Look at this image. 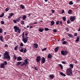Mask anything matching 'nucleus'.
I'll return each mask as SVG.
<instances>
[{
    "label": "nucleus",
    "instance_id": "obj_38",
    "mask_svg": "<svg viewBox=\"0 0 80 80\" xmlns=\"http://www.w3.org/2000/svg\"><path fill=\"white\" fill-rule=\"evenodd\" d=\"M73 4V2L72 1H70L69 2V4L72 5Z\"/></svg>",
    "mask_w": 80,
    "mask_h": 80
},
{
    "label": "nucleus",
    "instance_id": "obj_43",
    "mask_svg": "<svg viewBox=\"0 0 80 80\" xmlns=\"http://www.w3.org/2000/svg\"><path fill=\"white\" fill-rule=\"evenodd\" d=\"M1 22V24H2V25L4 24L5 23L4 21H2Z\"/></svg>",
    "mask_w": 80,
    "mask_h": 80
},
{
    "label": "nucleus",
    "instance_id": "obj_2",
    "mask_svg": "<svg viewBox=\"0 0 80 80\" xmlns=\"http://www.w3.org/2000/svg\"><path fill=\"white\" fill-rule=\"evenodd\" d=\"M72 70L71 68L68 69L66 71L67 74L68 76H72L73 75Z\"/></svg>",
    "mask_w": 80,
    "mask_h": 80
},
{
    "label": "nucleus",
    "instance_id": "obj_5",
    "mask_svg": "<svg viewBox=\"0 0 80 80\" xmlns=\"http://www.w3.org/2000/svg\"><path fill=\"white\" fill-rule=\"evenodd\" d=\"M61 54L62 55H64V56H65V55H67L68 53V52L67 51L65 50H62L61 52Z\"/></svg>",
    "mask_w": 80,
    "mask_h": 80
},
{
    "label": "nucleus",
    "instance_id": "obj_53",
    "mask_svg": "<svg viewBox=\"0 0 80 80\" xmlns=\"http://www.w3.org/2000/svg\"><path fill=\"white\" fill-rule=\"evenodd\" d=\"M13 58H14L15 59V60H16L17 59V57L15 55H14V56H13Z\"/></svg>",
    "mask_w": 80,
    "mask_h": 80
},
{
    "label": "nucleus",
    "instance_id": "obj_11",
    "mask_svg": "<svg viewBox=\"0 0 80 80\" xmlns=\"http://www.w3.org/2000/svg\"><path fill=\"white\" fill-rule=\"evenodd\" d=\"M33 47L34 48H37L38 47V45L37 43H34Z\"/></svg>",
    "mask_w": 80,
    "mask_h": 80
},
{
    "label": "nucleus",
    "instance_id": "obj_7",
    "mask_svg": "<svg viewBox=\"0 0 80 80\" xmlns=\"http://www.w3.org/2000/svg\"><path fill=\"white\" fill-rule=\"evenodd\" d=\"M46 61V59L44 57H42V59L41 60V63L42 64H44L45 63Z\"/></svg>",
    "mask_w": 80,
    "mask_h": 80
},
{
    "label": "nucleus",
    "instance_id": "obj_1",
    "mask_svg": "<svg viewBox=\"0 0 80 80\" xmlns=\"http://www.w3.org/2000/svg\"><path fill=\"white\" fill-rule=\"evenodd\" d=\"M3 59H8V60H10V57L7 51L5 52L3 54Z\"/></svg>",
    "mask_w": 80,
    "mask_h": 80
},
{
    "label": "nucleus",
    "instance_id": "obj_35",
    "mask_svg": "<svg viewBox=\"0 0 80 80\" xmlns=\"http://www.w3.org/2000/svg\"><path fill=\"white\" fill-rule=\"evenodd\" d=\"M24 32H23L22 34V38H24Z\"/></svg>",
    "mask_w": 80,
    "mask_h": 80
},
{
    "label": "nucleus",
    "instance_id": "obj_60",
    "mask_svg": "<svg viewBox=\"0 0 80 80\" xmlns=\"http://www.w3.org/2000/svg\"><path fill=\"white\" fill-rule=\"evenodd\" d=\"M64 12H65L64 10H62V13H64Z\"/></svg>",
    "mask_w": 80,
    "mask_h": 80
},
{
    "label": "nucleus",
    "instance_id": "obj_58",
    "mask_svg": "<svg viewBox=\"0 0 80 80\" xmlns=\"http://www.w3.org/2000/svg\"><path fill=\"white\" fill-rule=\"evenodd\" d=\"M8 47V45L7 44H5L4 46L5 47Z\"/></svg>",
    "mask_w": 80,
    "mask_h": 80
},
{
    "label": "nucleus",
    "instance_id": "obj_64",
    "mask_svg": "<svg viewBox=\"0 0 80 80\" xmlns=\"http://www.w3.org/2000/svg\"><path fill=\"white\" fill-rule=\"evenodd\" d=\"M78 32L80 31V27L79 28V29L78 30Z\"/></svg>",
    "mask_w": 80,
    "mask_h": 80
},
{
    "label": "nucleus",
    "instance_id": "obj_28",
    "mask_svg": "<svg viewBox=\"0 0 80 80\" xmlns=\"http://www.w3.org/2000/svg\"><path fill=\"white\" fill-rule=\"evenodd\" d=\"M62 19L64 22H65L66 21V18L65 17H63L62 18Z\"/></svg>",
    "mask_w": 80,
    "mask_h": 80
},
{
    "label": "nucleus",
    "instance_id": "obj_30",
    "mask_svg": "<svg viewBox=\"0 0 80 80\" xmlns=\"http://www.w3.org/2000/svg\"><path fill=\"white\" fill-rule=\"evenodd\" d=\"M20 20V18H18L16 19V21L17 22H19Z\"/></svg>",
    "mask_w": 80,
    "mask_h": 80
},
{
    "label": "nucleus",
    "instance_id": "obj_22",
    "mask_svg": "<svg viewBox=\"0 0 80 80\" xmlns=\"http://www.w3.org/2000/svg\"><path fill=\"white\" fill-rule=\"evenodd\" d=\"M21 23L22 25H24L25 24L23 20H22L21 21Z\"/></svg>",
    "mask_w": 80,
    "mask_h": 80
},
{
    "label": "nucleus",
    "instance_id": "obj_51",
    "mask_svg": "<svg viewBox=\"0 0 80 80\" xmlns=\"http://www.w3.org/2000/svg\"><path fill=\"white\" fill-rule=\"evenodd\" d=\"M53 32H57V30L56 29L53 30Z\"/></svg>",
    "mask_w": 80,
    "mask_h": 80
},
{
    "label": "nucleus",
    "instance_id": "obj_63",
    "mask_svg": "<svg viewBox=\"0 0 80 80\" xmlns=\"http://www.w3.org/2000/svg\"><path fill=\"white\" fill-rule=\"evenodd\" d=\"M32 27H33L32 26H30V28H32Z\"/></svg>",
    "mask_w": 80,
    "mask_h": 80
},
{
    "label": "nucleus",
    "instance_id": "obj_26",
    "mask_svg": "<svg viewBox=\"0 0 80 80\" xmlns=\"http://www.w3.org/2000/svg\"><path fill=\"white\" fill-rule=\"evenodd\" d=\"M38 31L41 32H42L44 30L43 29L40 28L39 29Z\"/></svg>",
    "mask_w": 80,
    "mask_h": 80
},
{
    "label": "nucleus",
    "instance_id": "obj_18",
    "mask_svg": "<svg viewBox=\"0 0 80 80\" xmlns=\"http://www.w3.org/2000/svg\"><path fill=\"white\" fill-rule=\"evenodd\" d=\"M60 74L63 77H66V74H64L62 72H61L60 73Z\"/></svg>",
    "mask_w": 80,
    "mask_h": 80
},
{
    "label": "nucleus",
    "instance_id": "obj_46",
    "mask_svg": "<svg viewBox=\"0 0 80 80\" xmlns=\"http://www.w3.org/2000/svg\"><path fill=\"white\" fill-rule=\"evenodd\" d=\"M9 9L8 8H7L6 9L5 11L6 12H7L9 10Z\"/></svg>",
    "mask_w": 80,
    "mask_h": 80
},
{
    "label": "nucleus",
    "instance_id": "obj_21",
    "mask_svg": "<svg viewBox=\"0 0 80 80\" xmlns=\"http://www.w3.org/2000/svg\"><path fill=\"white\" fill-rule=\"evenodd\" d=\"M18 47V45H17L14 47V50H17Z\"/></svg>",
    "mask_w": 80,
    "mask_h": 80
},
{
    "label": "nucleus",
    "instance_id": "obj_56",
    "mask_svg": "<svg viewBox=\"0 0 80 80\" xmlns=\"http://www.w3.org/2000/svg\"><path fill=\"white\" fill-rule=\"evenodd\" d=\"M51 11H52V13H54V12H55V11L53 10H51Z\"/></svg>",
    "mask_w": 80,
    "mask_h": 80
},
{
    "label": "nucleus",
    "instance_id": "obj_50",
    "mask_svg": "<svg viewBox=\"0 0 80 80\" xmlns=\"http://www.w3.org/2000/svg\"><path fill=\"white\" fill-rule=\"evenodd\" d=\"M13 22L14 23H16V22H17L16 20H13Z\"/></svg>",
    "mask_w": 80,
    "mask_h": 80
},
{
    "label": "nucleus",
    "instance_id": "obj_19",
    "mask_svg": "<svg viewBox=\"0 0 80 80\" xmlns=\"http://www.w3.org/2000/svg\"><path fill=\"white\" fill-rule=\"evenodd\" d=\"M3 37L2 36H0V41H1V42H3Z\"/></svg>",
    "mask_w": 80,
    "mask_h": 80
},
{
    "label": "nucleus",
    "instance_id": "obj_55",
    "mask_svg": "<svg viewBox=\"0 0 80 80\" xmlns=\"http://www.w3.org/2000/svg\"><path fill=\"white\" fill-rule=\"evenodd\" d=\"M65 40V38H63L62 39V42H64V40Z\"/></svg>",
    "mask_w": 80,
    "mask_h": 80
},
{
    "label": "nucleus",
    "instance_id": "obj_32",
    "mask_svg": "<svg viewBox=\"0 0 80 80\" xmlns=\"http://www.w3.org/2000/svg\"><path fill=\"white\" fill-rule=\"evenodd\" d=\"M24 48L23 47H21L19 48V50H24Z\"/></svg>",
    "mask_w": 80,
    "mask_h": 80
},
{
    "label": "nucleus",
    "instance_id": "obj_39",
    "mask_svg": "<svg viewBox=\"0 0 80 80\" xmlns=\"http://www.w3.org/2000/svg\"><path fill=\"white\" fill-rule=\"evenodd\" d=\"M62 63L63 64H67L66 62H65V61H62Z\"/></svg>",
    "mask_w": 80,
    "mask_h": 80
},
{
    "label": "nucleus",
    "instance_id": "obj_24",
    "mask_svg": "<svg viewBox=\"0 0 80 80\" xmlns=\"http://www.w3.org/2000/svg\"><path fill=\"white\" fill-rule=\"evenodd\" d=\"M21 63H22L21 62H17V66H19L20 65Z\"/></svg>",
    "mask_w": 80,
    "mask_h": 80
},
{
    "label": "nucleus",
    "instance_id": "obj_14",
    "mask_svg": "<svg viewBox=\"0 0 80 80\" xmlns=\"http://www.w3.org/2000/svg\"><path fill=\"white\" fill-rule=\"evenodd\" d=\"M22 58L21 57H18L17 58V61H20L21 60H22Z\"/></svg>",
    "mask_w": 80,
    "mask_h": 80
},
{
    "label": "nucleus",
    "instance_id": "obj_61",
    "mask_svg": "<svg viewBox=\"0 0 80 80\" xmlns=\"http://www.w3.org/2000/svg\"><path fill=\"white\" fill-rule=\"evenodd\" d=\"M7 33V32H4V33L3 35H5Z\"/></svg>",
    "mask_w": 80,
    "mask_h": 80
},
{
    "label": "nucleus",
    "instance_id": "obj_20",
    "mask_svg": "<svg viewBox=\"0 0 80 80\" xmlns=\"http://www.w3.org/2000/svg\"><path fill=\"white\" fill-rule=\"evenodd\" d=\"M72 10H69L68 12V14H71L72 13Z\"/></svg>",
    "mask_w": 80,
    "mask_h": 80
},
{
    "label": "nucleus",
    "instance_id": "obj_52",
    "mask_svg": "<svg viewBox=\"0 0 80 80\" xmlns=\"http://www.w3.org/2000/svg\"><path fill=\"white\" fill-rule=\"evenodd\" d=\"M18 33H20L21 32V29L19 28V29L18 30Z\"/></svg>",
    "mask_w": 80,
    "mask_h": 80
},
{
    "label": "nucleus",
    "instance_id": "obj_33",
    "mask_svg": "<svg viewBox=\"0 0 80 80\" xmlns=\"http://www.w3.org/2000/svg\"><path fill=\"white\" fill-rule=\"evenodd\" d=\"M80 37H78L76 40V42H78L80 41Z\"/></svg>",
    "mask_w": 80,
    "mask_h": 80
},
{
    "label": "nucleus",
    "instance_id": "obj_16",
    "mask_svg": "<svg viewBox=\"0 0 80 80\" xmlns=\"http://www.w3.org/2000/svg\"><path fill=\"white\" fill-rule=\"evenodd\" d=\"M14 15V14L13 13H11L9 16H8V19H10L12 16Z\"/></svg>",
    "mask_w": 80,
    "mask_h": 80
},
{
    "label": "nucleus",
    "instance_id": "obj_8",
    "mask_svg": "<svg viewBox=\"0 0 80 80\" xmlns=\"http://www.w3.org/2000/svg\"><path fill=\"white\" fill-rule=\"evenodd\" d=\"M41 59V57L40 56H38L37 57L36 59V62H38L40 61Z\"/></svg>",
    "mask_w": 80,
    "mask_h": 80
},
{
    "label": "nucleus",
    "instance_id": "obj_57",
    "mask_svg": "<svg viewBox=\"0 0 80 80\" xmlns=\"http://www.w3.org/2000/svg\"><path fill=\"white\" fill-rule=\"evenodd\" d=\"M28 33L26 32L25 33V35L26 36H28Z\"/></svg>",
    "mask_w": 80,
    "mask_h": 80
},
{
    "label": "nucleus",
    "instance_id": "obj_59",
    "mask_svg": "<svg viewBox=\"0 0 80 80\" xmlns=\"http://www.w3.org/2000/svg\"><path fill=\"white\" fill-rule=\"evenodd\" d=\"M38 23V22H35L34 23H33V24H37Z\"/></svg>",
    "mask_w": 80,
    "mask_h": 80
},
{
    "label": "nucleus",
    "instance_id": "obj_6",
    "mask_svg": "<svg viewBox=\"0 0 80 80\" xmlns=\"http://www.w3.org/2000/svg\"><path fill=\"white\" fill-rule=\"evenodd\" d=\"M13 28V29H14V31L15 32H17V30H18L19 29V27H18L17 26H14Z\"/></svg>",
    "mask_w": 80,
    "mask_h": 80
},
{
    "label": "nucleus",
    "instance_id": "obj_41",
    "mask_svg": "<svg viewBox=\"0 0 80 80\" xmlns=\"http://www.w3.org/2000/svg\"><path fill=\"white\" fill-rule=\"evenodd\" d=\"M67 23L69 24L71 23V22L69 20H68L67 21Z\"/></svg>",
    "mask_w": 80,
    "mask_h": 80
},
{
    "label": "nucleus",
    "instance_id": "obj_48",
    "mask_svg": "<svg viewBox=\"0 0 80 80\" xmlns=\"http://www.w3.org/2000/svg\"><path fill=\"white\" fill-rule=\"evenodd\" d=\"M78 35V33H75L74 34V36L75 37L77 36V35Z\"/></svg>",
    "mask_w": 80,
    "mask_h": 80
},
{
    "label": "nucleus",
    "instance_id": "obj_40",
    "mask_svg": "<svg viewBox=\"0 0 80 80\" xmlns=\"http://www.w3.org/2000/svg\"><path fill=\"white\" fill-rule=\"evenodd\" d=\"M59 21L58 20L56 22V24L58 25L59 24Z\"/></svg>",
    "mask_w": 80,
    "mask_h": 80
},
{
    "label": "nucleus",
    "instance_id": "obj_29",
    "mask_svg": "<svg viewBox=\"0 0 80 80\" xmlns=\"http://www.w3.org/2000/svg\"><path fill=\"white\" fill-rule=\"evenodd\" d=\"M44 30L45 31H49V30H51V29H49L48 28H44Z\"/></svg>",
    "mask_w": 80,
    "mask_h": 80
},
{
    "label": "nucleus",
    "instance_id": "obj_13",
    "mask_svg": "<svg viewBox=\"0 0 80 80\" xmlns=\"http://www.w3.org/2000/svg\"><path fill=\"white\" fill-rule=\"evenodd\" d=\"M20 8L21 9H24L25 8V7L22 4H21L20 6Z\"/></svg>",
    "mask_w": 80,
    "mask_h": 80
},
{
    "label": "nucleus",
    "instance_id": "obj_37",
    "mask_svg": "<svg viewBox=\"0 0 80 80\" xmlns=\"http://www.w3.org/2000/svg\"><path fill=\"white\" fill-rule=\"evenodd\" d=\"M69 66L70 67V68H73V64H70L69 65Z\"/></svg>",
    "mask_w": 80,
    "mask_h": 80
},
{
    "label": "nucleus",
    "instance_id": "obj_42",
    "mask_svg": "<svg viewBox=\"0 0 80 80\" xmlns=\"http://www.w3.org/2000/svg\"><path fill=\"white\" fill-rule=\"evenodd\" d=\"M4 13H3L1 15H0V17H1V18L2 17L4 16Z\"/></svg>",
    "mask_w": 80,
    "mask_h": 80
},
{
    "label": "nucleus",
    "instance_id": "obj_44",
    "mask_svg": "<svg viewBox=\"0 0 80 80\" xmlns=\"http://www.w3.org/2000/svg\"><path fill=\"white\" fill-rule=\"evenodd\" d=\"M20 47H23V44L22 42H21V44L20 45Z\"/></svg>",
    "mask_w": 80,
    "mask_h": 80
},
{
    "label": "nucleus",
    "instance_id": "obj_23",
    "mask_svg": "<svg viewBox=\"0 0 80 80\" xmlns=\"http://www.w3.org/2000/svg\"><path fill=\"white\" fill-rule=\"evenodd\" d=\"M51 26L53 25L54 24V23H55L54 22V21H52L51 22Z\"/></svg>",
    "mask_w": 80,
    "mask_h": 80
},
{
    "label": "nucleus",
    "instance_id": "obj_49",
    "mask_svg": "<svg viewBox=\"0 0 80 80\" xmlns=\"http://www.w3.org/2000/svg\"><path fill=\"white\" fill-rule=\"evenodd\" d=\"M34 69L36 71H38V69L37 67H34Z\"/></svg>",
    "mask_w": 80,
    "mask_h": 80
},
{
    "label": "nucleus",
    "instance_id": "obj_62",
    "mask_svg": "<svg viewBox=\"0 0 80 80\" xmlns=\"http://www.w3.org/2000/svg\"><path fill=\"white\" fill-rule=\"evenodd\" d=\"M27 51L26 50H24V51L23 52V53H26V52Z\"/></svg>",
    "mask_w": 80,
    "mask_h": 80
},
{
    "label": "nucleus",
    "instance_id": "obj_3",
    "mask_svg": "<svg viewBox=\"0 0 80 80\" xmlns=\"http://www.w3.org/2000/svg\"><path fill=\"white\" fill-rule=\"evenodd\" d=\"M7 64V62L6 61H5L3 62V63L1 64L0 66V68H3L5 66H6Z\"/></svg>",
    "mask_w": 80,
    "mask_h": 80
},
{
    "label": "nucleus",
    "instance_id": "obj_31",
    "mask_svg": "<svg viewBox=\"0 0 80 80\" xmlns=\"http://www.w3.org/2000/svg\"><path fill=\"white\" fill-rule=\"evenodd\" d=\"M59 66L61 67L62 70L63 69V66L62 64H59Z\"/></svg>",
    "mask_w": 80,
    "mask_h": 80
},
{
    "label": "nucleus",
    "instance_id": "obj_36",
    "mask_svg": "<svg viewBox=\"0 0 80 80\" xmlns=\"http://www.w3.org/2000/svg\"><path fill=\"white\" fill-rule=\"evenodd\" d=\"M59 23L61 25H62L63 24V21L61 20L59 21Z\"/></svg>",
    "mask_w": 80,
    "mask_h": 80
},
{
    "label": "nucleus",
    "instance_id": "obj_4",
    "mask_svg": "<svg viewBox=\"0 0 80 80\" xmlns=\"http://www.w3.org/2000/svg\"><path fill=\"white\" fill-rule=\"evenodd\" d=\"M28 59H26L23 61V62H22V64L21 65V66H22L25 65V66H26L27 65H28Z\"/></svg>",
    "mask_w": 80,
    "mask_h": 80
},
{
    "label": "nucleus",
    "instance_id": "obj_12",
    "mask_svg": "<svg viewBox=\"0 0 80 80\" xmlns=\"http://www.w3.org/2000/svg\"><path fill=\"white\" fill-rule=\"evenodd\" d=\"M54 78V76L52 75H50L49 76V78L51 79H53Z\"/></svg>",
    "mask_w": 80,
    "mask_h": 80
},
{
    "label": "nucleus",
    "instance_id": "obj_34",
    "mask_svg": "<svg viewBox=\"0 0 80 80\" xmlns=\"http://www.w3.org/2000/svg\"><path fill=\"white\" fill-rule=\"evenodd\" d=\"M59 47H57L56 48H55L54 49V50H59Z\"/></svg>",
    "mask_w": 80,
    "mask_h": 80
},
{
    "label": "nucleus",
    "instance_id": "obj_9",
    "mask_svg": "<svg viewBox=\"0 0 80 80\" xmlns=\"http://www.w3.org/2000/svg\"><path fill=\"white\" fill-rule=\"evenodd\" d=\"M76 17L74 16L70 18V20L71 21L73 22L75 19Z\"/></svg>",
    "mask_w": 80,
    "mask_h": 80
},
{
    "label": "nucleus",
    "instance_id": "obj_15",
    "mask_svg": "<svg viewBox=\"0 0 80 80\" xmlns=\"http://www.w3.org/2000/svg\"><path fill=\"white\" fill-rule=\"evenodd\" d=\"M52 55L51 54H49L48 56V58H52Z\"/></svg>",
    "mask_w": 80,
    "mask_h": 80
},
{
    "label": "nucleus",
    "instance_id": "obj_45",
    "mask_svg": "<svg viewBox=\"0 0 80 80\" xmlns=\"http://www.w3.org/2000/svg\"><path fill=\"white\" fill-rule=\"evenodd\" d=\"M3 32H2V28H0V33H1Z\"/></svg>",
    "mask_w": 80,
    "mask_h": 80
},
{
    "label": "nucleus",
    "instance_id": "obj_47",
    "mask_svg": "<svg viewBox=\"0 0 80 80\" xmlns=\"http://www.w3.org/2000/svg\"><path fill=\"white\" fill-rule=\"evenodd\" d=\"M66 30H67V32L69 31V28L68 27H66Z\"/></svg>",
    "mask_w": 80,
    "mask_h": 80
},
{
    "label": "nucleus",
    "instance_id": "obj_17",
    "mask_svg": "<svg viewBox=\"0 0 80 80\" xmlns=\"http://www.w3.org/2000/svg\"><path fill=\"white\" fill-rule=\"evenodd\" d=\"M22 20H25L27 18V16L26 15H24L22 17Z\"/></svg>",
    "mask_w": 80,
    "mask_h": 80
},
{
    "label": "nucleus",
    "instance_id": "obj_10",
    "mask_svg": "<svg viewBox=\"0 0 80 80\" xmlns=\"http://www.w3.org/2000/svg\"><path fill=\"white\" fill-rule=\"evenodd\" d=\"M22 40V42H23L24 43H27V42L28 41V40H27V39H26L25 38H23Z\"/></svg>",
    "mask_w": 80,
    "mask_h": 80
},
{
    "label": "nucleus",
    "instance_id": "obj_25",
    "mask_svg": "<svg viewBox=\"0 0 80 80\" xmlns=\"http://www.w3.org/2000/svg\"><path fill=\"white\" fill-rule=\"evenodd\" d=\"M67 43V42L66 41H64L62 42V44H63V45H65Z\"/></svg>",
    "mask_w": 80,
    "mask_h": 80
},
{
    "label": "nucleus",
    "instance_id": "obj_54",
    "mask_svg": "<svg viewBox=\"0 0 80 80\" xmlns=\"http://www.w3.org/2000/svg\"><path fill=\"white\" fill-rule=\"evenodd\" d=\"M47 50V48H44V49H42V50Z\"/></svg>",
    "mask_w": 80,
    "mask_h": 80
},
{
    "label": "nucleus",
    "instance_id": "obj_27",
    "mask_svg": "<svg viewBox=\"0 0 80 80\" xmlns=\"http://www.w3.org/2000/svg\"><path fill=\"white\" fill-rule=\"evenodd\" d=\"M68 36L70 37V38H73V36L72 34H69L68 35Z\"/></svg>",
    "mask_w": 80,
    "mask_h": 80
}]
</instances>
